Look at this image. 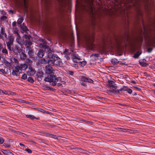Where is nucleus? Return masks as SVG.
<instances>
[{
	"instance_id": "16",
	"label": "nucleus",
	"mask_w": 155,
	"mask_h": 155,
	"mask_svg": "<svg viewBox=\"0 0 155 155\" xmlns=\"http://www.w3.org/2000/svg\"><path fill=\"white\" fill-rule=\"evenodd\" d=\"M2 62L7 67L10 68L11 66V63L8 62L5 58H3V60L2 61Z\"/></svg>"
},
{
	"instance_id": "61",
	"label": "nucleus",
	"mask_w": 155,
	"mask_h": 155,
	"mask_svg": "<svg viewBox=\"0 0 155 155\" xmlns=\"http://www.w3.org/2000/svg\"><path fill=\"white\" fill-rule=\"evenodd\" d=\"M16 25V22L15 21H14L12 23V25L13 26L15 27Z\"/></svg>"
},
{
	"instance_id": "47",
	"label": "nucleus",
	"mask_w": 155,
	"mask_h": 155,
	"mask_svg": "<svg viewBox=\"0 0 155 155\" xmlns=\"http://www.w3.org/2000/svg\"><path fill=\"white\" fill-rule=\"evenodd\" d=\"M0 71L3 74H7V73L5 71V70L3 69H0Z\"/></svg>"
},
{
	"instance_id": "8",
	"label": "nucleus",
	"mask_w": 155,
	"mask_h": 155,
	"mask_svg": "<svg viewBox=\"0 0 155 155\" xmlns=\"http://www.w3.org/2000/svg\"><path fill=\"white\" fill-rule=\"evenodd\" d=\"M81 80L82 81L84 82H88L89 83H93V80L92 79L88 78L86 77L85 76H82L81 77Z\"/></svg>"
},
{
	"instance_id": "32",
	"label": "nucleus",
	"mask_w": 155,
	"mask_h": 155,
	"mask_svg": "<svg viewBox=\"0 0 155 155\" xmlns=\"http://www.w3.org/2000/svg\"><path fill=\"white\" fill-rule=\"evenodd\" d=\"M23 19L22 18H19L17 21V24L18 25L21 24V23L23 22Z\"/></svg>"
},
{
	"instance_id": "19",
	"label": "nucleus",
	"mask_w": 155,
	"mask_h": 155,
	"mask_svg": "<svg viewBox=\"0 0 155 155\" xmlns=\"http://www.w3.org/2000/svg\"><path fill=\"white\" fill-rule=\"evenodd\" d=\"M29 69L30 71V75H33L35 74L36 71L32 67L29 66Z\"/></svg>"
},
{
	"instance_id": "44",
	"label": "nucleus",
	"mask_w": 155,
	"mask_h": 155,
	"mask_svg": "<svg viewBox=\"0 0 155 155\" xmlns=\"http://www.w3.org/2000/svg\"><path fill=\"white\" fill-rule=\"evenodd\" d=\"M41 112L43 113L44 114H50V112H49L45 111L42 109H40V110H39Z\"/></svg>"
},
{
	"instance_id": "60",
	"label": "nucleus",
	"mask_w": 155,
	"mask_h": 155,
	"mask_svg": "<svg viewBox=\"0 0 155 155\" xmlns=\"http://www.w3.org/2000/svg\"><path fill=\"white\" fill-rule=\"evenodd\" d=\"M16 133L17 134L20 135H21L22 134L25 135V134L20 131H18Z\"/></svg>"
},
{
	"instance_id": "25",
	"label": "nucleus",
	"mask_w": 155,
	"mask_h": 155,
	"mask_svg": "<svg viewBox=\"0 0 155 155\" xmlns=\"http://www.w3.org/2000/svg\"><path fill=\"white\" fill-rule=\"evenodd\" d=\"M139 64L143 67H147L148 65V64L145 63V62L142 61H140Z\"/></svg>"
},
{
	"instance_id": "56",
	"label": "nucleus",
	"mask_w": 155,
	"mask_h": 155,
	"mask_svg": "<svg viewBox=\"0 0 155 155\" xmlns=\"http://www.w3.org/2000/svg\"><path fill=\"white\" fill-rule=\"evenodd\" d=\"M52 135L53 136L52 137L54 139H58V137H59V136H56V135Z\"/></svg>"
},
{
	"instance_id": "64",
	"label": "nucleus",
	"mask_w": 155,
	"mask_h": 155,
	"mask_svg": "<svg viewBox=\"0 0 155 155\" xmlns=\"http://www.w3.org/2000/svg\"><path fill=\"white\" fill-rule=\"evenodd\" d=\"M4 145L6 147H10V145L9 144H7L6 143H4Z\"/></svg>"
},
{
	"instance_id": "10",
	"label": "nucleus",
	"mask_w": 155,
	"mask_h": 155,
	"mask_svg": "<svg viewBox=\"0 0 155 155\" xmlns=\"http://www.w3.org/2000/svg\"><path fill=\"white\" fill-rule=\"evenodd\" d=\"M72 149H76L77 150V151L80 153H84L85 154H88L89 152L81 148H79L78 147L73 148Z\"/></svg>"
},
{
	"instance_id": "59",
	"label": "nucleus",
	"mask_w": 155,
	"mask_h": 155,
	"mask_svg": "<svg viewBox=\"0 0 155 155\" xmlns=\"http://www.w3.org/2000/svg\"><path fill=\"white\" fill-rule=\"evenodd\" d=\"M108 82L110 84H113L114 82V81H113L109 80L108 81Z\"/></svg>"
},
{
	"instance_id": "17",
	"label": "nucleus",
	"mask_w": 155,
	"mask_h": 155,
	"mask_svg": "<svg viewBox=\"0 0 155 155\" xmlns=\"http://www.w3.org/2000/svg\"><path fill=\"white\" fill-rule=\"evenodd\" d=\"M122 89L123 90V91H127L130 94H131L132 92V90L131 89L125 86L123 87V89Z\"/></svg>"
},
{
	"instance_id": "1",
	"label": "nucleus",
	"mask_w": 155,
	"mask_h": 155,
	"mask_svg": "<svg viewBox=\"0 0 155 155\" xmlns=\"http://www.w3.org/2000/svg\"><path fill=\"white\" fill-rule=\"evenodd\" d=\"M128 5L130 9H134L136 13V18L137 22L143 21V13L141 10V6L139 0H129Z\"/></svg>"
},
{
	"instance_id": "5",
	"label": "nucleus",
	"mask_w": 155,
	"mask_h": 155,
	"mask_svg": "<svg viewBox=\"0 0 155 155\" xmlns=\"http://www.w3.org/2000/svg\"><path fill=\"white\" fill-rule=\"evenodd\" d=\"M62 79L61 77H56V76H55L54 78H53V81H49L48 82L50 83L52 82L51 84V85H52L53 86H55L57 84V82L58 81H60L61 82H64L65 83V82L63 81H61Z\"/></svg>"
},
{
	"instance_id": "4",
	"label": "nucleus",
	"mask_w": 155,
	"mask_h": 155,
	"mask_svg": "<svg viewBox=\"0 0 155 155\" xmlns=\"http://www.w3.org/2000/svg\"><path fill=\"white\" fill-rule=\"evenodd\" d=\"M26 51L29 58L33 60H35L37 59V58L34 57V51L30 46H27L26 47Z\"/></svg>"
},
{
	"instance_id": "46",
	"label": "nucleus",
	"mask_w": 155,
	"mask_h": 155,
	"mask_svg": "<svg viewBox=\"0 0 155 155\" xmlns=\"http://www.w3.org/2000/svg\"><path fill=\"white\" fill-rule=\"evenodd\" d=\"M1 18L2 20H5L7 19V17L6 16H3L1 17Z\"/></svg>"
},
{
	"instance_id": "39",
	"label": "nucleus",
	"mask_w": 155,
	"mask_h": 155,
	"mask_svg": "<svg viewBox=\"0 0 155 155\" xmlns=\"http://www.w3.org/2000/svg\"><path fill=\"white\" fill-rule=\"evenodd\" d=\"M38 41L40 42H41L43 43L44 44H46L47 43L46 41L44 39H42L41 38H40L39 39Z\"/></svg>"
},
{
	"instance_id": "33",
	"label": "nucleus",
	"mask_w": 155,
	"mask_h": 155,
	"mask_svg": "<svg viewBox=\"0 0 155 155\" xmlns=\"http://www.w3.org/2000/svg\"><path fill=\"white\" fill-rule=\"evenodd\" d=\"M27 81L31 83H33L34 81L33 79L31 77H29L28 78Z\"/></svg>"
},
{
	"instance_id": "55",
	"label": "nucleus",
	"mask_w": 155,
	"mask_h": 155,
	"mask_svg": "<svg viewBox=\"0 0 155 155\" xmlns=\"http://www.w3.org/2000/svg\"><path fill=\"white\" fill-rule=\"evenodd\" d=\"M13 32H14V31H18V30L16 27L13 28Z\"/></svg>"
},
{
	"instance_id": "15",
	"label": "nucleus",
	"mask_w": 155,
	"mask_h": 155,
	"mask_svg": "<svg viewBox=\"0 0 155 155\" xmlns=\"http://www.w3.org/2000/svg\"><path fill=\"white\" fill-rule=\"evenodd\" d=\"M39 62L40 63L42 64H49V62L48 61V60H46L45 58H41L39 60Z\"/></svg>"
},
{
	"instance_id": "26",
	"label": "nucleus",
	"mask_w": 155,
	"mask_h": 155,
	"mask_svg": "<svg viewBox=\"0 0 155 155\" xmlns=\"http://www.w3.org/2000/svg\"><path fill=\"white\" fill-rule=\"evenodd\" d=\"M42 2H43L45 5H47L50 3V2L49 0H41Z\"/></svg>"
},
{
	"instance_id": "36",
	"label": "nucleus",
	"mask_w": 155,
	"mask_h": 155,
	"mask_svg": "<svg viewBox=\"0 0 155 155\" xmlns=\"http://www.w3.org/2000/svg\"><path fill=\"white\" fill-rule=\"evenodd\" d=\"M80 63V64L81 65V66L82 67H84V66H85L87 63V62L86 61H82L80 62H79Z\"/></svg>"
},
{
	"instance_id": "49",
	"label": "nucleus",
	"mask_w": 155,
	"mask_h": 155,
	"mask_svg": "<svg viewBox=\"0 0 155 155\" xmlns=\"http://www.w3.org/2000/svg\"><path fill=\"white\" fill-rule=\"evenodd\" d=\"M4 141V139L2 137L0 138V144H2Z\"/></svg>"
},
{
	"instance_id": "24",
	"label": "nucleus",
	"mask_w": 155,
	"mask_h": 155,
	"mask_svg": "<svg viewBox=\"0 0 155 155\" xmlns=\"http://www.w3.org/2000/svg\"><path fill=\"white\" fill-rule=\"evenodd\" d=\"M42 88L45 91H49L50 88V86L44 85L42 86Z\"/></svg>"
},
{
	"instance_id": "3",
	"label": "nucleus",
	"mask_w": 155,
	"mask_h": 155,
	"mask_svg": "<svg viewBox=\"0 0 155 155\" xmlns=\"http://www.w3.org/2000/svg\"><path fill=\"white\" fill-rule=\"evenodd\" d=\"M54 69L51 66L47 65L45 67V73L47 76L45 77L44 81H53V78L56 76L55 74L53 72Z\"/></svg>"
},
{
	"instance_id": "63",
	"label": "nucleus",
	"mask_w": 155,
	"mask_h": 155,
	"mask_svg": "<svg viewBox=\"0 0 155 155\" xmlns=\"http://www.w3.org/2000/svg\"><path fill=\"white\" fill-rule=\"evenodd\" d=\"M133 86L134 87V88H136V89H137V90H140L141 89V88L140 87H137L136 86Z\"/></svg>"
},
{
	"instance_id": "40",
	"label": "nucleus",
	"mask_w": 155,
	"mask_h": 155,
	"mask_svg": "<svg viewBox=\"0 0 155 155\" xmlns=\"http://www.w3.org/2000/svg\"><path fill=\"white\" fill-rule=\"evenodd\" d=\"M71 57L72 59V60L74 59H78V60H79V59L77 57L75 56L74 54H72L71 55Z\"/></svg>"
},
{
	"instance_id": "11",
	"label": "nucleus",
	"mask_w": 155,
	"mask_h": 155,
	"mask_svg": "<svg viewBox=\"0 0 155 155\" xmlns=\"http://www.w3.org/2000/svg\"><path fill=\"white\" fill-rule=\"evenodd\" d=\"M45 55V52L43 50L40 49L38 51L37 57L39 58H42Z\"/></svg>"
},
{
	"instance_id": "18",
	"label": "nucleus",
	"mask_w": 155,
	"mask_h": 155,
	"mask_svg": "<svg viewBox=\"0 0 155 155\" xmlns=\"http://www.w3.org/2000/svg\"><path fill=\"white\" fill-rule=\"evenodd\" d=\"M2 151L5 155H14V154L8 150H3Z\"/></svg>"
},
{
	"instance_id": "35",
	"label": "nucleus",
	"mask_w": 155,
	"mask_h": 155,
	"mask_svg": "<svg viewBox=\"0 0 155 155\" xmlns=\"http://www.w3.org/2000/svg\"><path fill=\"white\" fill-rule=\"evenodd\" d=\"M26 59V61H25L29 65L31 64V63L32 62V61L30 59H29V58H26V59Z\"/></svg>"
},
{
	"instance_id": "13",
	"label": "nucleus",
	"mask_w": 155,
	"mask_h": 155,
	"mask_svg": "<svg viewBox=\"0 0 155 155\" xmlns=\"http://www.w3.org/2000/svg\"><path fill=\"white\" fill-rule=\"evenodd\" d=\"M24 52L21 51L20 54L19 56L20 59L23 60H25L27 57L26 54L25 53V51H23Z\"/></svg>"
},
{
	"instance_id": "6",
	"label": "nucleus",
	"mask_w": 155,
	"mask_h": 155,
	"mask_svg": "<svg viewBox=\"0 0 155 155\" xmlns=\"http://www.w3.org/2000/svg\"><path fill=\"white\" fill-rule=\"evenodd\" d=\"M23 50L18 45H16L13 48L12 51L16 55H18Z\"/></svg>"
},
{
	"instance_id": "7",
	"label": "nucleus",
	"mask_w": 155,
	"mask_h": 155,
	"mask_svg": "<svg viewBox=\"0 0 155 155\" xmlns=\"http://www.w3.org/2000/svg\"><path fill=\"white\" fill-rule=\"evenodd\" d=\"M19 27L21 32L22 33H23L24 32H26L27 31H29L28 29V28L25 25L24 23L20 25L19 26Z\"/></svg>"
},
{
	"instance_id": "45",
	"label": "nucleus",
	"mask_w": 155,
	"mask_h": 155,
	"mask_svg": "<svg viewBox=\"0 0 155 155\" xmlns=\"http://www.w3.org/2000/svg\"><path fill=\"white\" fill-rule=\"evenodd\" d=\"M19 68H20V67L19 66H16L15 68V71H17V72H19Z\"/></svg>"
},
{
	"instance_id": "62",
	"label": "nucleus",
	"mask_w": 155,
	"mask_h": 155,
	"mask_svg": "<svg viewBox=\"0 0 155 155\" xmlns=\"http://www.w3.org/2000/svg\"><path fill=\"white\" fill-rule=\"evenodd\" d=\"M23 4L25 8H26V3L25 0H23Z\"/></svg>"
},
{
	"instance_id": "14",
	"label": "nucleus",
	"mask_w": 155,
	"mask_h": 155,
	"mask_svg": "<svg viewBox=\"0 0 155 155\" xmlns=\"http://www.w3.org/2000/svg\"><path fill=\"white\" fill-rule=\"evenodd\" d=\"M86 2H87L88 5H89L91 11L93 12L94 8L92 6V5H93V0H85Z\"/></svg>"
},
{
	"instance_id": "57",
	"label": "nucleus",
	"mask_w": 155,
	"mask_h": 155,
	"mask_svg": "<svg viewBox=\"0 0 155 155\" xmlns=\"http://www.w3.org/2000/svg\"><path fill=\"white\" fill-rule=\"evenodd\" d=\"M57 86L59 87H63L62 85L60 83H57Z\"/></svg>"
},
{
	"instance_id": "9",
	"label": "nucleus",
	"mask_w": 155,
	"mask_h": 155,
	"mask_svg": "<svg viewBox=\"0 0 155 155\" xmlns=\"http://www.w3.org/2000/svg\"><path fill=\"white\" fill-rule=\"evenodd\" d=\"M44 51L48 54V57L49 55H51L52 54L51 53L52 51L51 48L47 45L45 46V48Z\"/></svg>"
},
{
	"instance_id": "12",
	"label": "nucleus",
	"mask_w": 155,
	"mask_h": 155,
	"mask_svg": "<svg viewBox=\"0 0 155 155\" xmlns=\"http://www.w3.org/2000/svg\"><path fill=\"white\" fill-rule=\"evenodd\" d=\"M8 41L6 42V43L13 44L15 38L13 34H11L9 35H8Z\"/></svg>"
},
{
	"instance_id": "29",
	"label": "nucleus",
	"mask_w": 155,
	"mask_h": 155,
	"mask_svg": "<svg viewBox=\"0 0 155 155\" xmlns=\"http://www.w3.org/2000/svg\"><path fill=\"white\" fill-rule=\"evenodd\" d=\"M122 89H123V87H122L120 89L115 90V91H114V93L115 94L117 93V94H120V92L122 91H123V90H122Z\"/></svg>"
},
{
	"instance_id": "48",
	"label": "nucleus",
	"mask_w": 155,
	"mask_h": 155,
	"mask_svg": "<svg viewBox=\"0 0 155 155\" xmlns=\"http://www.w3.org/2000/svg\"><path fill=\"white\" fill-rule=\"evenodd\" d=\"M25 151H27L28 153H32V151L28 148H26L25 149Z\"/></svg>"
},
{
	"instance_id": "23",
	"label": "nucleus",
	"mask_w": 155,
	"mask_h": 155,
	"mask_svg": "<svg viewBox=\"0 0 155 155\" xmlns=\"http://www.w3.org/2000/svg\"><path fill=\"white\" fill-rule=\"evenodd\" d=\"M20 69L21 70H25L28 67V65L26 64H21L20 65Z\"/></svg>"
},
{
	"instance_id": "34",
	"label": "nucleus",
	"mask_w": 155,
	"mask_h": 155,
	"mask_svg": "<svg viewBox=\"0 0 155 155\" xmlns=\"http://www.w3.org/2000/svg\"><path fill=\"white\" fill-rule=\"evenodd\" d=\"M43 74L42 72H38L36 73V76L38 78H41L43 76Z\"/></svg>"
},
{
	"instance_id": "21",
	"label": "nucleus",
	"mask_w": 155,
	"mask_h": 155,
	"mask_svg": "<svg viewBox=\"0 0 155 155\" xmlns=\"http://www.w3.org/2000/svg\"><path fill=\"white\" fill-rule=\"evenodd\" d=\"M111 63L114 64H117L119 63V61L117 60V59L114 58L112 59L111 61Z\"/></svg>"
},
{
	"instance_id": "53",
	"label": "nucleus",
	"mask_w": 155,
	"mask_h": 155,
	"mask_svg": "<svg viewBox=\"0 0 155 155\" xmlns=\"http://www.w3.org/2000/svg\"><path fill=\"white\" fill-rule=\"evenodd\" d=\"M109 86L110 87H113V88H114L115 89H116L117 88V86H114V85H110Z\"/></svg>"
},
{
	"instance_id": "38",
	"label": "nucleus",
	"mask_w": 155,
	"mask_h": 155,
	"mask_svg": "<svg viewBox=\"0 0 155 155\" xmlns=\"http://www.w3.org/2000/svg\"><path fill=\"white\" fill-rule=\"evenodd\" d=\"M67 74H69L71 76H73L74 75V73L72 71H67Z\"/></svg>"
},
{
	"instance_id": "43",
	"label": "nucleus",
	"mask_w": 155,
	"mask_h": 155,
	"mask_svg": "<svg viewBox=\"0 0 155 155\" xmlns=\"http://www.w3.org/2000/svg\"><path fill=\"white\" fill-rule=\"evenodd\" d=\"M46 44L40 43L39 44V46L41 48H45L47 45H45Z\"/></svg>"
},
{
	"instance_id": "2",
	"label": "nucleus",
	"mask_w": 155,
	"mask_h": 155,
	"mask_svg": "<svg viewBox=\"0 0 155 155\" xmlns=\"http://www.w3.org/2000/svg\"><path fill=\"white\" fill-rule=\"evenodd\" d=\"M48 58L49 64L51 66L61 65L63 64L61 59L56 54H52L49 55Z\"/></svg>"
},
{
	"instance_id": "30",
	"label": "nucleus",
	"mask_w": 155,
	"mask_h": 155,
	"mask_svg": "<svg viewBox=\"0 0 155 155\" xmlns=\"http://www.w3.org/2000/svg\"><path fill=\"white\" fill-rule=\"evenodd\" d=\"M141 54V53H140L139 51H138L134 54V57L135 58H138V57Z\"/></svg>"
},
{
	"instance_id": "58",
	"label": "nucleus",
	"mask_w": 155,
	"mask_h": 155,
	"mask_svg": "<svg viewBox=\"0 0 155 155\" xmlns=\"http://www.w3.org/2000/svg\"><path fill=\"white\" fill-rule=\"evenodd\" d=\"M49 91H56V90L55 89L53 88V87H50V88Z\"/></svg>"
},
{
	"instance_id": "42",
	"label": "nucleus",
	"mask_w": 155,
	"mask_h": 155,
	"mask_svg": "<svg viewBox=\"0 0 155 155\" xmlns=\"http://www.w3.org/2000/svg\"><path fill=\"white\" fill-rule=\"evenodd\" d=\"M13 32L15 34L17 35L18 38H21V36L18 32V31H14Z\"/></svg>"
},
{
	"instance_id": "31",
	"label": "nucleus",
	"mask_w": 155,
	"mask_h": 155,
	"mask_svg": "<svg viewBox=\"0 0 155 155\" xmlns=\"http://www.w3.org/2000/svg\"><path fill=\"white\" fill-rule=\"evenodd\" d=\"M24 37L27 40H29L31 38V35H28L26 34H25L24 35Z\"/></svg>"
},
{
	"instance_id": "54",
	"label": "nucleus",
	"mask_w": 155,
	"mask_h": 155,
	"mask_svg": "<svg viewBox=\"0 0 155 155\" xmlns=\"http://www.w3.org/2000/svg\"><path fill=\"white\" fill-rule=\"evenodd\" d=\"M68 49H65L64 53L65 54H67L68 53Z\"/></svg>"
},
{
	"instance_id": "27",
	"label": "nucleus",
	"mask_w": 155,
	"mask_h": 155,
	"mask_svg": "<svg viewBox=\"0 0 155 155\" xmlns=\"http://www.w3.org/2000/svg\"><path fill=\"white\" fill-rule=\"evenodd\" d=\"M20 72H17V71H15V70H13L12 72V75L14 76H18V74H19Z\"/></svg>"
},
{
	"instance_id": "50",
	"label": "nucleus",
	"mask_w": 155,
	"mask_h": 155,
	"mask_svg": "<svg viewBox=\"0 0 155 155\" xmlns=\"http://www.w3.org/2000/svg\"><path fill=\"white\" fill-rule=\"evenodd\" d=\"M93 56H94L95 57L97 58L99 57V54H92L91 55V57Z\"/></svg>"
},
{
	"instance_id": "41",
	"label": "nucleus",
	"mask_w": 155,
	"mask_h": 155,
	"mask_svg": "<svg viewBox=\"0 0 155 155\" xmlns=\"http://www.w3.org/2000/svg\"><path fill=\"white\" fill-rule=\"evenodd\" d=\"M21 78L24 80L26 79L27 78V75L25 74H23L21 76Z\"/></svg>"
},
{
	"instance_id": "51",
	"label": "nucleus",
	"mask_w": 155,
	"mask_h": 155,
	"mask_svg": "<svg viewBox=\"0 0 155 155\" xmlns=\"http://www.w3.org/2000/svg\"><path fill=\"white\" fill-rule=\"evenodd\" d=\"M10 93V92L5 91H3V93L4 94L6 95H9Z\"/></svg>"
},
{
	"instance_id": "20",
	"label": "nucleus",
	"mask_w": 155,
	"mask_h": 155,
	"mask_svg": "<svg viewBox=\"0 0 155 155\" xmlns=\"http://www.w3.org/2000/svg\"><path fill=\"white\" fill-rule=\"evenodd\" d=\"M6 45L8 49V50L9 51L11 52L13 51V48H11V46H12L13 45V44L10 43H6Z\"/></svg>"
},
{
	"instance_id": "52",
	"label": "nucleus",
	"mask_w": 155,
	"mask_h": 155,
	"mask_svg": "<svg viewBox=\"0 0 155 155\" xmlns=\"http://www.w3.org/2000/svg\"><path fill=\"white\" fill-rule=\"evenodd\" d=\"M152 50H153L152 48H148V49H147V51L148 53H150L151 52Z\"/></svg>"
},
{
	"instance_id": "22",
	"label": "nucleus",
	"mask_w": 155,
	"mask_h": 155,
	"mask_svg": "<svg viewBox=\"0 0 155 155\" xmlns=\"http://www.w3.org/2000/svg\"><path fill=\"white\" fill-rule=\"evenodd\" d=\"M145 2V4L147 5V7H149L152 5L151 0H144Z\"/></svg>"
},
{
	"instance_id": "37",
	"label": "nucleus",
	"mask_w": 155,
	"mask_h": 155,
	"mask_svg": "<svg viewBox=\"0 0 155 155\" xmlns=\"http://www.w3.org/2000/svg\"><path fill=\"white\" fill-rule=\"evenodd\" d=\"M2 52L3 54H8V52L7 50L6 49V48H3L2 50Z\"/></svg>"
},
{
	"instance_id": "28",
	"label": "nucleus",
	"mask_w": 155,
	"mask_h": 155,
	"mask_svg": "<svg viewBox=\"0 0 155 155\" xmlns=\"http://www.w3.org/2000/svg\"><path fill=\"white\" fill-rule=\"evenodd\" d=\"M26 117L28 118L31 119V120H33L35 118V117L32 115H25Z\"/></svg>"
}]
</instances>
